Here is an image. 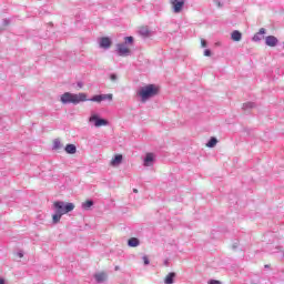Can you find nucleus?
<instances>
[{"mask_svg":"<svg viewBox=\"0 0 284 284\" xmlns=\"http://www.w3.org/2000/svg\"><path fill=\"white\" fill-rule=\"evenodd\" d=\"M113 95L112 93L108 94H97L92 98L88 99V94L85 93H70L65 92L60 97L61 103L63 105H68L72 103L73 105H79V103H83L84 101H92L94 103H101L102 101H109L112 102Z\"/></svg>","mask_w":284,"mask_h":284,"instance_id":"obj_1","label":"nucleus"},{"mask_svg":"<svg viewBox=\"0 0 284 284\" xmlns=\"http://www.w3.org/2000/svg\"><path fill=\"white\" fill-rule=\"evenodd\" d=\"M156 94H159V87H156V84H148L140 88L138 91V97H140L142 103L150 101V99L156 97Z\"/></svg>","mask_w":284,"mask_h":284,"instance_id":"obj_2","label":"nucleus"},{"mask_svg":"<svg viewBox=\"0 0 284 284\" xmlns=\"http://www.w3.org/2000/svg\"><path fill=\"white\" fill-rule=\"evenodd\" d=\"M53 207L55 209V212H58V214H68L69 212H72V210H74V203H67L65 202H61V201H57L53 203Z\"/></svg>","mask_w":284,"mask_h":284,"instance_id":"obj_3","label":"nucleus"},{"mask_svg":"<svg viewBox=\"0 0 284 284\" xmlns=\"http://www.w3.org/2000/svg\"><path fill=\"white\" fill-rule=\"evenodd\" d=\"M90 123H94L95 128H103L105 125H109L108 120L99 118V115L93 114L89 119Z\"/></svg>","mask_w":284,"mask_h":284,"instance_id":"obj_4","label":"nucleus"},{"mask_svg":"<svg viewBox=\"0 0 284 284\" xmlns=\"http://www.w3.org/2000/svg\"><path fill=\"white\" fill-rule=\"evenodd\" d=\"M115 52H116L118 57H130L132 54V51L129 48H126V45L123 43L116 44Z\"/></svg>","mask_w":284,"mask_h":284,"instance_id":"obj_5","label":"nucleus"},{"mask_svg":"<svg viewBox=\"0 0 284 284\" xmlns=\"http://www.w3.org/2000/svg\"><path fill=\"white\" fill-rule=\"evenodd\" d=\"M171 6H173V12L179 14L183 10V6H185V0H171Z\"/></svg>","mask_w":284,"mask_h":284,"instance_id":"obj_6","label":"nucleus"},{"mask_svg":"<svg viewBox=\"0 0 284 284\" xmlns=\"http://www.w3.org/2000/svg\"><path fill=\"white\" fill-rule=\"evenodd\" d=\"M100 48H102L103 50H110V48H112V39H110V37H102L100 38Z\"/></svg>","mask_w":284,"mask_h":284,"instance_id":"obj_7","label":"nucleus"},{"mask_svg":"<svg viewBox=\"0 0 284 284\" xmlns=\"http://www.w3.org/2000/svg\"><path fill=\"white\" fill-rule=\"evenodd\" d=\"M265 45H268V48H276V45H278V38L275 36H267L265 38Z\"/></svg>","mask_w":284,"mask_h":284,"instance_id":"obj_8","label":"nucleus"},{"mask_svg":"<svg viewBox=\"0 0 284 284\" xmlns=\"http://www.w3.org/2000/svg\"><path fill=\"white\" fill-rule=\"evenodd\" d=\"M267 30H265V28H261L260 31L253 36L252 41H255V43H258V41L263 39L261 38V36L265 34Z\"/></svg>","mask_w":284,"mask_h":284,"instance_id":"obj_9","label":"nucleus"},{"mask_svg":"<svg viewBox=\"0 0 284 284\" xmlns=\"http://www.w3.org/2000/svg\"><path fill=\"white\" fill-rule=\"evenodd\" d=\"M123 162V155L122 154H116L112 160H111V165L113 168H116V165H121Z\"/></svg>","mask_w":284,"mask_h":284,"instance_id":"obj_10","label":"nucleus"},{"mask_svg":"<svg viewBox=\"0 0 284 284\" xmlns=\"http://www.w3.org/2000/svg\"><path fill=\"white\" fill-rule=\"evenodd\" d=\"M139 32H140L141 37H144V39H148V38L152 37V34H154V32H152L146 27L141 28Z\"/></svg>","mask_w":284,"mask_h":284,"instance_id":"obj_11","label":"nucleus"},{"mask_svg":"<svg viewBox=\"0 0 284 284\" xmlns=\"http://www.w3.org/2000/svg\"><path fill=\"white\" fill-rule=\"evenodd\" d=\"M231 39H232V41L239 42V41H241V39H243V33H241V31H239V30H234L231 33Z\"/></svg>","mask_w":284,"mask_h":284,"instance_id":"obj_12","label":"nucleus"},{"mask_svg":"<svg viewBox=\"0 0 284 284\" xmlns=\"http://www.w3.org/2000/svg\"><path fill=\"white\" fill-rule=\"evenodd\" d=\"M154 161V153H146L144 159V166L150 168L151 163Z\"/></svg>","mask_w":284,"mask_h":284,"instance_id":"obj_13","label":"nucleus"},{"mask_svg":"<svg viewBox=\"0 0 284 284\" xmlns=\"http://www.w3.org/2000/svg\"><path fill=\"white\" fill-rule=\"evenodd\" d=\"M67 154H77V145L74 144H67L64 148Z\"/></svg>","mask_w":284,"mask_h":284,"instance_id":"obj_14","label":"nucleus"},{"mask_svg":"<svg viewBox=\"0 0 284 284\" xmlns=\"http://www.w3.org/2000/svg\"><path fill=\"white\" fill-rule=\"evenodd\" d=\"M140 243H141V242H140L139 239H136V237H131V239H129V241H128L129 247H139Z\"/></svg>","mask_w":284,"mask_h":284,"instance_id":"obj_15","label":"nucleus"},{"mask_svg":"<svg viewBox=\"0 0 284 284\" xmlns=\"http://www.w3.org/2000/svg\"><path fill=\"white\" fill-rule=\"evenodd\" d=\"M175 276H176V273H169V274L165 276L164 283H165V284H173Z\"/></svg>","mask_w":284,"mask_h":284,"instance_id":"obj_16","label":"nucleus"},{"mask_svg":"<svg viewBox=\"0 0 284 284\" xmlns=\"http://www.w3.org/2000/svg\"><path fill=\"white\" fill-rule=\"evenodd\" d=\"M94 278L98 283H103L108 278V275L105 273H98L94 275Z\"/></svg>","mask_w":284,"mask_h":284,"instance_id":"obj_17","label":"nucleus"},{"mask_svg":"<svg viewBox=\"0 0 284 284\" xmlns=\"http://www.w3.org/2000/svg\"><path fill=\"white\" fill-rule=\"evenodd\" d=\"M123 44H125V45H134V37H132V36L124 37Z\"/></svg>","mask_w":284,"mask_h":284,"instance_id":"obj_18","label":"nucleus"},{"mask_svg":"<svg viewBox=\"0 0 284 284\" xmlns=\"http://www.w3.org/2000/svg\"><path fill=\"white\" fill-rule=\"evenodd\" d=\"M63 149V143H61V140L55 139L53 141V150H62Z\"/></svg>","mask_w":284,"mask_h":284,"instance_id":"obj_19","label":"nucleus"},{"mask_svg":"<svg viewBox=\"0 0 284 284\" xmlns=\"http://www.w3.org/2000/svg\"><path fill=\"white\" fill-rule=\"evenodd\" d=\"M216 143H219V140H216V138H211L210 141L206 143V148H214L216 146Z\"/></svg>","mask_w":284,"mask_h":284,"instance_id":"obj_20","label":"nucleus"},{"mask_svg":"<svg viewBox=\"0 0 284 284\" xmlns=\"http://www.w3.org/2000/svg\"><path fill=\"white\" fill-rule=\"evenodd\" d=\"M92 205H94V202L92 200H87L83 204L82 207L84 210H90V207H92Z\"/></svg>","mask_w":284,"mask_h":284,"instance_id":"obj_21","label":"nucleus"},{"mask_svg":"<svg viewBox=\"0 0 284 284\" xmlns=\"http://www.w3.org/2000/svg\"><path fill=\"white\" fill-rule=\"evenodd\" d=\"M61 216H63V214L55 212L52 216L53 223H59V221H61Z\"/></svg>","mask_w":284,"mask_h":284,"instance_id":"obj_22","label":"nucleus"},{"mask_svg":"<svg viewBox=\"0 0 284 284\" xmlns=\"http://www.w3.org/2000/svg\"><path fill=\"white\" fill-rule=\"evenodd\" d=\"M243 108H256V103L254 102H246L243 104Z\"/></svg>","mask_w":284,"mask_h":284,"instance_id":"obj_23","label":"nucleus"},{"mask_svg":"<svg viewBox=\"0 0 284 284\" xmlns=\"http://www.w3.org/2000/svg\"><path fill=\"white\" fill-rule=\"evenodd\" d=\"M204 57H212V50L205 49L204 50Z\"/></svg>","mask_w":284,"mask_h":284,"instance_id":"obj_24","label":"nucleus"},{"mask_svg":"<svg viewBox=\"0 0 284 284\" xmlns=\"http://www.w3.org/2000/svg\"><path fill=\"white\" fill-rule=\"evenodd\" d=\"M110 79L111 81H118L119 77L116 75V73H111Z\"/></svg>","mask_w":284,"mask_h":284,"instance_id":"obj_25","label":"nucleus"},{"mask_svg":"<svg viewBox=\"0 0 284 284\" xmlns=\"http://www.w3.org/2000/svg\"><path fill=\"white\" fill-rule=\"evenodd\" d=\"M201 45H202L203 48H207V40L202 39V40H201Z\"/></svg>","mask_w":284,"mask_h":284,"instance_id":"obj_26","label":"nucleus"},{"mask_svg":"<svg viewBox=\"0 0 284 284\" xmlns=\"http://www.w3.org/2000/svg\"><path fill=\"white\" fill-rule=\"evenodd\" d=\"M9 24H10V19L2 20V26H9Z\"/></svg>","mask_w":284,"mask_h":284,"instance_id":"obj_27","label":"nucleus"},{"mask_svg":"<svg viewBox=\"0 0 284 284\" xmlns=\"http://www.w3.org/2000/svg\"><path fill=\"white\" fill-rule=\"evenodd\" d=\"M144 265H150V260L148 256H143Z\"/></svg>","mask_w":284,"mask_h":284,"instance_id":"obj_28","label":"nucleus"},{"mask_svg":"<svg viewBox=\"0 0 284 284\" xmlns=\"http://www.w3.org/2000/svg\"><path fill=\"white\" fill-rule=\"evenodd\" d=\"M215 2L217 3L219 8H223V3H221V0H215Z\"/></svg>","mask_w":284,"mask_h":284,"instance_id":"obj_29","label":"nucleus"},{"mask_svg":"<svg viewBox=\"0 0 284 284\" xmlns=\"http://www.w3.org/2000/svg\"><path fill=\"white\" fill-rule=\"evenodd\" d=\"M209 284H221V282H219L216 280H212Z\"/></svg>","mask_w":284,"mask_h":284,"instance_id":"obj_30","label":"nucleus"},{"mask_svg":"<svg viewBox=\"0 0 284 284\" xmlns=\"http://www.w3.org/2000/svg\"><path fill=\"white\" fill-rule=\"evenodd\" d=\"M78 88H83V82H78Z\"/></svg>","mask_w":284,"mask_h":284,"instance_id":"obj_31","label":"nucleus"},{"mask_svg":"<svg viewBox=\"0 0 284 284\" xmlns=\"http://www.w3.org/2000/svg\"><path fill=\"white\" fill-rule=\"evenodd\" d=\"M0 284H6V280L0 278Z\"/></svg>","mask_w":284,"mask_h":284,"instance_id":"obj_32","label":"nucleus"},{"mask_svg":"<svg viewBox=\"0 0 284 284\" xmlns=\"http://www.w3.org/2000/svg\"><path fill=\"white\" fill-rule=\"evenodd\" d=\"M134 194H139V190L133 189Z\"/></svg>","mask_w":284,"mask_h":284,"instance_id":"obj_33","label":"nucleus"},{"mask_svg":"<svg viewBox=\"0 0 284 284\" xmlns=\"http://www.w3.org/2000/svg\"><path fill=\"white\" fill-rule=\"evenodd\" d=\"M23 256V254H20V257H22Z\"/></svg>","mask_w":284,"mask_h":284,"instance_id":"obj_34","label":"nucleus"},{"mask_svg":"<svg viewBox=\"0 0 284 284\" xmlns=\"http://www.w3.org/2000/svg\"><path fill=\"white\" fill-rule=\"evenodd\" d=\"M265 267H270L268 265H265Z\"/></svg>","mask_w":284,"mask_h":284,"instance_id":"obj_35","label":"nucleus"}]
</instances>
